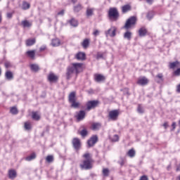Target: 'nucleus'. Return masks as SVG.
I'll list each match as a JSON object with an SVG mask.
<instances>
[{
	"instance_id": "nucleus-48",
	"label": "nucleus",
	"mask_w": 180,
	"mask_h": 180,
	"mask_svg": "<svg viewBox=\"0 0 180 180\" xmlns=\"http://www.w3.org/2000/svg\"><path fill=\"white\" fill-rule=\"evenodd\" d=\"M6 16L8 19H12V16H13V13H7Z\"/></svg>"
},
{
	"instance_id": "nucleus-31",
	"label": "nucleus",
	"mask_w": 180,
	"mask_h": 180,
	"mask_svg": "<svg viewBox=\"0 0 180 180\" xmlns=\"http://www.w3.org/2000/svg\"><path fill=\"white\" fill-rule=\"evenodd\" d=\"M146 18L148 20H151L154 18V11H149L146 15Z\"/></svg>"
},
{
	"instance_id": "nucleus-19",
	"label": "nucleus",
	"mask_w": 180,
	"mask_h": 180,
	"mask_svg": "<svg viewBox=\"0 0 180 180\" xmlns=\"http://www.w3.org/2000/svg\"><path fill=\"white\" fill-rule=\"evenodd\" d=\"M5 77L8 79V81H12V79H13V72L8 70L5 73Z\"/></svg>"
},
{
	"instance_id": "nucleus-42",
	"label": "nucleus",
	"mask_w": 180,
	"mask_h": 180,
	"mask_svg": "<svg viewBox=\"0 0 180 180\" xmlns=\"http://www.w3.org/2000/svg\"><path fill=\"white\" fill-rule=\"evenodd\" d=\"M53 160H54V158L53 157V155H48L46 157L47 162H53Z\"/></svg>"
},
{
	"instance_id": "nucleus-21",
	"label": "nucleus",
	"mask_w": 180,
	"mask_h": 180,
	"mask_svg": "<svg viewBox=\"0 0 180 180\" xmlns=\"http://www.w3.org/2000/svg\"><path fill=\"white\" fill-rule=\"evenodd\" d=\"M169 68H179L180 63L178 60H176L175 62L169 63Z\"/></svg>"
},
{
	"instance_id": "nucleus-34",
	"label": "nucleus",
	"mask_w": 180,
	"mask_h": 180,
	"mask_svg": "<svg viewBox=\"0 0 180 180\" xmlns=\"http://www.w3.org/2000/svg\"><path fill=\"white\" fill-rule=\"evenodd\" d=\"M129 157H130L131 158H133V157H134V155H136V151L134 150V149H130L128 153H127Z\"/></svg>"
},
{
	"instance_id": "nucleus-58",
	"label": "nucleus",
	"mask_w": 180,
	"mask_h": 180,
	"mask_svg": "<svg viewBox=\"0 0 180 180\" xmlns=\"http://www.w3.org/2000/svg\"><path fill=\"white\" fill-rule=\"evenodd\" d=\"M176 92L180 93V84L177 85L176 86Z\"/></svg>"
},
{
	"instance_id": "nucleus-2",
	"label": "nucleus",
	"mask_w": 180,
	"mask_h": 180,
	"mask_svg": "<svg viewBox=\"0 0 180 180\" xmlns=\"http://www.w3.org/2000/svg\"><path fill=\"white\" fill-rule=\"evenodd\" d=\"M119 11L116 8H110L108 11V18L112 22H116L119 19Z\"/></svg>"
},
{
	"instance_id": "nucleus-52",
	"label": "nucleus",
	"mask_w": 180,
	"mask_h": 180,
	"mask_svg": "<svg viewBox=\"0 0 180 180\" xmlns=\"http://www.w3.org/2000/svg\"><path fill=\"white\" fill-rule=\"evenodd\" d=\"M65 11L62 10L60 12L58 13V15L60 16H64Z\"/></svg>"
},
{
	"instance_id": "nucleus-61",
	"label": "nucleus",
	"mask_w": 180,
	"mask_h": 180,
	"mask_svg": "<svg viewBox=\"0 0 180 180\" xmlns=\"http://www.w3.org/2000/svg\"><path fill=\"white\" fill-rule=\"evenodd\" d=\"M2 22V15L0 14V23Z\"/></svg>"
},
{
	"instance_id": "nucleus-7",
	"label": "nucleus",
	"mask_w": 180,
	"mask_h": 180,
	"mask_svg": "<svg viewBox=\"0 0 180 180\" xmlns=\"http://www.w3.org/2000/svg\"><path fill=\"white\" fill-rule=\"evenodd\" d=\"M99 105L98 101H88L86 104L87 110H91V109H95Z\"/></svg>"
},
{
	"instance_id": "nucleus-6",
	"label": "nucleus",
	"mask_w": 180,
	"mask_h": 180,
	"mask_svg": "<svg viewBox=\"0 0 180 180\" xmlns=\"http://www.w3.org/2000/svg\"><path fill=\"white\" fill-rule=\"evenodd\" d=\"M82 169H91L92 168V159H87L80 165Z\"/></svg>"
},
{
	"instance_id": "nucleus-37",
	"label": "nucleus",
	"mask_w": 180,
	"mask_h": 180,
	"mask_svg": "<svg viewBox=\"0 0 180 180\" xmlns=\"http://www.w3.org/2000/svg\"><path fill=\"white\" fill-rule=\"evenodd\" d=\"M25 129V130H30L32 129V124L30 122H25L24 125Z\"/></svg>"
},
{
	"instance_id": "nucleus-11",
	"label": "nucleus",
	"mask_w": 180,
	"mask_h": 180,
	"mask_svg": "<svg viewBox=\"0 0 180 180\" xmlns=\"http://www.w3.org/2000/svg\"><path fill=\"white\" fill-rule=\"evenodd\" d=\"M96 143H98V136L96 135L93 136L87 141L88 147H94Z\"/></svg>"
},
{
	"instance_id": "nucleus-63",
	"label": "nucleus",
	"mask_w": 180,
	"mask_h": 180,
	"mask_svg": "<svg viewBox=\"0 0 180 180\" xmlns=\"http://www.w3.org/2000/svg\"><path fill=\"white\" fill-rule=\"evenodd\" d=\"M176 180H180V175L176 178Z\"/></svg>"
},
{
	"instance_id": "nucleus-8",
	"label": "nucleus",
	"mask_w": 180,
	"mask_h": 180,
	"mask_svg": "<svg viewBox=\"0 0 180 180\" xmlns=\"http://www.w3.org/2000/svg\"><path fill=\"white\" fill-rule=\"evenodd\" d=\"M119 110H113L109 112L108 119L109 120L115 121L119 117Z\"/></svg>"
},
{
	"instance_id": "nucleus-50",
	"label": "nucleus",
	"mask_w": 180,
	"mask_h": 180,
	"mask_svg": "<svg viewBox=\"0 0 180 180\" xmlns=\"http://www.w3.org/2000/svg\"><path fill=\"white\" fill-rule=\"evenodd\" d=\"M94 36H95L96 37V36H99V30H96L94 32H93Z\"/></svg>"
},
{
	"instance_id": "nucleus-15",
	"label": "nucleus",
	"mask_w": 180,
	"mask_h": 180,
	"mask_svg": "<svg viewBox=\"0 0 180 180\" xmlns=\"http://www.w3.org/2000/svg\"><path fill=\"white\" fill-rule=\"evenodd\" d=\"M94 12H95V8L87 7L86 10V15L87 18H91L94 16Z\"/></svg>"
},
{
	"instance_id": "nucleus-35",
	"label": "nucleus",
	"mask_w": 180,
	"mask_h": 180,
	"mask_svg": "<svg viewBox=\"0 0 180 180\" xmlns=\"http://www.w3.org/2000/svg\"><path fill=\"white\" fill-rule=\"evenodd\" d=\"M36 158V153H32L30 156L25 158L26 161H32V160H34Z\"/></svg>"
},
{
	"instance_id": "nucleus-39",
	"label": "nucleus",
	"mask_w": 180,
	"mask_h": 180,
	"mask_svg": "<svg viewBox=\"0 0 180 180\" xmlns=\"http://www.w3.org/2000/svg\"><path fill=\"white\" fill-rule=\"evenodd\" d=\"M10 112L12 115H18V108H16V107H13L11 108Z\"/></svg>"
},
{
	"instance_id": "nucleus-4",
	"label": "nucleus",
	"mask_w": 180,
	"mask_h": 180,
	"mask_svg": "<svg viewBox=\"0 0 180 180\" xmlns=\"http://www.w3.org/2000/svg\"><path fill=\"white\" fill-rule=\"evenodd\" d=\"M136 22H137V18L134 16L130 17L126 22L124 28L125 29H130L132 26L136 25Z\"/></svg>"
},
{
	"instance_id": "nucleus-30",
	"label": "nucleus",
	"mask_w": 180,
	"mask_h": 180,
	"mask_svg": "<svg viewBox=\"0 0 180 180\" xmlns=\"http://www.w3.org/2000/svg\"><path fill=\"white\" fill-rule=\"evenodd\" d=\"M124 39H127V40H131V32H126L124 34Z\"/></svg>"
},
{
	"instance_id": "nucleus-24",
	"label": "nucleus",
	"mask_w": 180,
	"mask_h": 180,
	"mask_svg": "<svg viewBox=\"0 0 180 180\" xmlns=\"http://www.w3.org/2000/svg\"><path fill=\"white\" fill-rule=\"evenodd\" d=\"M89 43H90L89 39H84V41L82 42V46L83 49H88V47H89Z\"/></svg>"
},
{
	"instance_id": "nucleus-36",
	"label": "nucleus",
	"mask_w": 180,
	"mask_h": 180,
	"mask_svg": "<svg viewBox=\"0 0 180 180\" xmlns=\"http://www.w3.org/2000/svg\"><path fill=\"white\" fill-rule=\"evenodd\" d=\"M32 119L34 120H40V115L37 112H32Z\"/></svg>"
},
{
	"instance_id": "nucleus-40",
	"label": "nucleus",
	"mask_w": 180,
	"mask_h": 180,
	"mask_svg": "<svg viewBox=\"0 0 180 180\" xmlns=\"http://www.w3.org/2000/svg\"><path fill=\"white\" fill-rule=\"evenodd\" d=\"M96 60H101V59H103V53H101V52H98L97 53V55H96Z\"/></svg>"
},
{
	"instance_id": "nucleus-26",
	"label": "nucleus",
	"mask_w": 180,
	"mask_h": 180,
	"mask_svg": "<svg viewBox=\"0 0 180 180\" xmlns=\"http://www.w3.org/2000/svg\"><path fill=\"white\" fill-rule=\"evenodd\" d=\"M21 25L23 27H30L32 22H29L27 20H25L21 22Z\"/></svg>"
},
{
	"instance_id": "nucleus-45",
	"label": "nucleus",
	"mask_w": 180,
	"mask_h": 180,
	"mask_svg": "<svg viewBox=\"0 0 180 180\" xmlns=\"http://www.w3.org/2000/svg\"><path fill=\"white\" fill-rule=\"evenodd\" d=\"M73 67L75 68H81V67H82V63H73Z\"/></svg>"
},
{
	"instance_id": "nucleus-43",
	"label": "nucleus",
	"mask_w": 180,
	"mask_h": 180,
	"mask_svg": "<svg viewBox=\"0 0 180 180\" xmlns=\"http://www.w3.org/2000/svg\"><path fill=\"white\" fill-rule=\"evenodd\" d=\"M137 110L139 113H144V109L140 105H139Z\"/></svg>"
},
{
	"instance_id": "nucleus-18",
	"label": "nucleus",
	"mask_w": 180,
	"mask_h": 180,
	"mask_svg": "<svg viewBox=\"0 0 180 180\" xmlns=\"http://www.w3.org/2000/svg\"><path fill=\"white\" fill-rule=\"evenodd\" d=\"M68 23L72 27H78V20L75 18H72L68 21Z\"/></svg>"
},
{
	"instance_id": "nucleus-14",
	"label": "nucleus",
	"mask_w": 180,
	"mask_h": 180,
	"mask_svg": "<svg viewBox=\"0 0 180 180\" xmlns=\"http://www.w3.org/2000/svg\"><path fill=\"white\" fill-rule=\"evenodd\" d=\"M77 60L84 61L86 58V55L84 52H79L75 56Z\"/></svg>"
},
{
	"instance_id": "nucleus-55",
	"label": "nucleus",
	"mask_w": 180,
	"mask_h": 180,
	"mask_svg": "<svg viewBox=\"0 0 180 180\" xmlns=\"http://www.w3.org/2000/svg\"><path fill=\"white\" fill-rule=\"evenodd\" d=\"M140 180H148V177L147 176H141Z\"/></svg>"
},
{
	"instance_id": "nucleus-25",
	"label": "nucleus",
	"mask_w": 180,
	"mask_h": 180,
	"mask_svg": "<svg viewBox=\"0 0 180 180\" xmlns=\"http://www.w3.org/2000/svg\"><path fill=\"white\" fill-rule=\"evenodd\" d=\"M51 44L53 46V47H58V46H60V44H61V42L60 41V40L58 39H52V42Z\"/></svg>"
},
{
	"instance_id": "nucleus-54",
	"label": "nucleus",
	"mask_w": 180,
	"mask_h": 180,
	"mask_svg": "<svg viewBox=\"0 0 180 180\" xmlns=\"http://www.w3.org/2000/svg\"><path fill=\"white\" fill-rule=\"evenodd\" d=\"M31 72H38L39 68H31Z\"/></svg>"
},
{
	"instance_id": "nucleus-10",
	"label": "nucleus",
	"mask_w": 180,
	"mask_h": 180,
	"mask_svg": "<svg viewBox=\"0 0 180 180\" xmlns=\"http://www.w3.org/2000/svg\"><path fill=\"white\" fill-rule=\"evenodd\" d=\"M106 37H115L116 36V28L115 27H111L108 30L105 31Z\"/></svg>"
},
{
	"instance_id": "nucleus-17",
	"label": "nucleus",
	"mask_w": 180,
	"mask_h": 180,
	"mask_svg": "<svg viewBox=\"0 0 180 180\" xmlns=\"http://www.w3.org/2000/svg\"><path fill=\"white\" fill-rule=\"evenodd\" d=\"M147 34V29L146 27H142L139 30V36L140 37H144Z\"/></svg>"
},
{
	"instance_id": "nucleus-49",
	"label": "nucleus",
	"mask_w": 180,
	"mask_h": 180,
	"mask_svg": "<svg viewBox=\"0 0 180 180\" xmlns=\"http://www.w3.org/2000/svg\"><path fill=\"white\" fill-rule=\"evenodd\" d=\"M5 67H6V68H9L12 67V64H11L10 62H6Z\"/></svg>"
},
{
	"instance_id": "nucleus-46",
	"label": "nucleus",
	"mask_w": 180,
	"mask_h": 180,
	"mask_svg": "<svg viewBox=\"0 0 180 180\" xmlns=\"http://www.w3.org/2000/svg\"><path fill=\"white\" fill-rule=\"evenodd\" d=\"M83 158H86V160H91V155L89 153H85L83 155Z\"/></svg>"
},
{
	"instance_id": "nucleus-5",
	"label": "nucleus",
	"mask_w": 180,
	"mask_h": 180,
	"mask_svg": "<svg viewBox=\"0 0 180 180\" xmlns=\"http://www.w3.org/2000/svg\"><path fill=\"white\" fill-rule=\"evenodd\" d=\"M47 81H49L50 84H54L58 81V75H56L53 72H51L47 75Z\"/></svg>"
},
{
	"instance_id": "nucleus-41",
	"label": "nucleus",
	"mask_w": 180,
	"mask_h": 180,
	"mask_svg": "<svg viewBox=\"0 0 180 180\" xmlns=\"http://www.w3.org/2000/svg\"><path fill=\"white\" fill-rule=\"evenodd\" d=\"M103 176H109V169H103Z\"/></svg>"
},
{
	"instance_id": "nucleus-44",
	"label": "nucleus",
	"mask_w": 180,
	"mask_h": 180,
	"mask_svg": "<svg viewBox=\"0 0 180 180\" xmlns=\"http://www.w3.org/2000/svg\"><path fill=\"white\" fill-rule=\"evenodd\" d=\"M112 141H119V136L117 134L114 135L113 137L112 138Z\"/></svg>"
},
{
	"instance_id": "nucleus-59",
	"label": "nucleus",
	"mask_w": 180,
	"mask_h": 180,
	"mask_svg": "<svg viewBox=\"0 0 180 180\" xmlns=\"http://www.w3.org/2000/svg\"><path fill=\"white\" fill-rule=\"evenodd\" d=\"M163 127H165V129H167L168 127V123L167 122H165L163 124Z\"/></svg>"
},
{
	"instance_id": "nucleus-22",
	"label": "nucleus",
	"mask_w": 180,
	"mask_h": 180,
	"mask_svg": "<svg viewBox=\"0 0 180 180\" xmlns=\"http://www.w3.org/2000/svg\"><path fill=\"white\" fill-rule=\"evenodd\" d=\"M155 81L158 82V84H161V82L164 81V76L162 75V73H159L156 75Z\"/></svg>"
},
{
	"instance_id": "nucleus-20",
	"label": "nucleus",
	"mask_w": 180,
	"mask_h": 180,
	"mask_svg": "<svg viewBox=\"0 0 180 180\" xmlns=\"http://www.w3.org/2000/svg\"><path fill=\"white\" fill-rule=\"evenodd\" d=\"M36 44V39H29L25 41V44L27 47H30V46H33Z\"/></svg>"
},
{
	"instance_id": "nucleus-56",
	"label": "nucleus",
	"mask_w": 180,
	"mask_h": 180,
	"mask_svg": "<svg viewBox=\"0 0 180 180\" xmlns=\"http://www.w3.org/2000/svg\"><path fill=\"white\" fill-rule=\"evenodd\" d=\"M172 127H173V129L172 130V131L175 130V129L176 127V122H173L172 124Z\"/></svg>"
},
{
	"instance_id": "nucleus-53",
	"label": "nucleus",
	"mask_w": 180,
	"mask_h": 180,
	"mask_svg": "<svg viewBox=\"0 0 180 180\" xmlns=\"http://www.w3.org/2000/svg\"><path fill=\"white\" fill-rule=\"evenodd\" d=\"M120 165H121V167H123V165H124V160L123 158H121V161L119 162Z\"/></svg>"
},
{
	"instance_id": "nucleus-33",
	"label": "nucleus",
	"mask_w": 180,
	"mask_h": 180,
	"mask_svg": "<svg viewBox=\"0 0 180 180\" xmlns=\"http://www.w3.org/2000/svg\"><path fill=\"white\" fill-rule=\"evenodd\" d=\"M27 55L28 56V57H30V58H34L35 51H27Z\"/></svg>"
},
{
	"instance_id": "nucleus-16",
	"label": "nucleus",
	"mask_w": 180,
	"mask_h": 180,
	"mask_svg": "<svg viewBox=\"0 0 180 180\" xmlns=\"http://www.w3.org/2000/svg\"><path fill=\"white\" fill-rule=\"evenodd\" d=\"M77 120L78 122H81V120H84L85 119V111L84 110H80L77 115L76 116Z\"/></svg>"
},
{
	"instance_id": "nucleus-13",
	"label": "nucleus",
	"mask_w": 180,
	"mask_h": 180,
	"mask_svg": "<svg viewBox=\"0 0 180 180\" xmlns=\"http://www.w3.org/2000/svg\"><path fill=\"white\" fill-rule=\"evenodd\" d=\"M72 146L75 150H79L81 148V141L78 138H75L72 141Z\"/></svg>"
},
{
	"instance_id": "nucleus-28",
	"label": "nucleus",
	"mask_w": 180,
	"mask_h": 180,
	"mask_svg": "<svg viewBox=\"0 0 180 180\" xmlns=\"http://www.w3.org/2000/svg\"><path fill=\"white\" fill-rule=\"evenodd\" d=\"M102 127V124L99 122L94 123L91 126L92 130H99L100 127Z\"/></svg>"
},
{
	"instance_id": "nucleus-3",
	"label": "nucleus",
	"mask_w": 180,
	"mask_h": 180,
	"mask_svg": "<svg viewBox=\"0 0 180 180\" xmlns=\"http://www.w3.org/2000/svg\"><path fill=\"white\" fill-rule=\"evenodd\" d=\"M82 72V68H69L66 72V79H71L74 74H79Z\"/></svg>"
},
{
	"instance_id": "nucleus-1",
	"label": "nucleus",
	"mask_w": 180,
	"mask_h": 180,
	"mask_svg": "<svg viewBox=\"0 0 180 180\" xmlns=\"http://www.w3.org/2000/svg\"><path fill=\"white\" fill-rule=\"evenodd\" d=\"M75 91H72L68 96V101L71 104V108H74V109L79 108V102L77 101V97H75Z\"/></svg>"
},
{
	"instance_id": "nucleus-47",
	"label": "nucleus",
	"mask_w": 180,
	"mask_h": 180,
	"mask_svg": "<svg viewBox=\"0 0 180 180\" xmlns=\"http://www.w3.org/2000/svg\"><path fill=\"white\" fill-rule=\"evenodd\" d=\"M30 68H40V66H39L37 64L34 63L30 65Z\"/></svg>"
},
{
	"instance_id": "nucleus-32",
	"label": "nucleus",
	"mask_w": 180,
	"mask_h": 180,
	"mask_svg": "<svg viewBox=\"0 0 180 180\" xmlns=\"http://www.w3.org/2000/svg\"><path fill=\"white\" fill-rule=\"evenodd\" d=\"M22 8L24 11H26V10L29 9V8H30V4H29L26 1H24L22 3Z\"/></svg>"
},
{
	"instance_id": "nucleus-9",
	"label": "nucleus",
	"mask_w": 180,
	"mask_h": 180,
	"mask_svg": "<svg viewBox=\"0 0 180 180\" xmlns=\"http://www.w3.org/2000/svg\"><path fill=\"white\" fill-rule=\"evenodd\" d=\"M148 82H150V81L148 79H147V77H141L138 79L136 84H138V85H141V86H145V85H147Z\"/></svg>"
},
{
	"instance_id": "nucleus-23",
	"label": "nucleus",
	"mask_w": 180,
	"mask_h": 180,
	"mask_svg": "<svg viewBox=\"0 0 180 180\" xmlns=\"http://www.w3.org/2000/svg\"><path fill=\"white\" fill-rule=\"evenodd\" d=\"M16 171L11 169L8 171V177L10 178V179H15V178L16 177Z\"/></svg>"
},
{
	"instance_id": "nucleus-51",
	"label": "nucleus",
	"mask_w": 180,
	"mask_h": 180,
	"mask_svg": "<svg viewBox=\"0 0 180 180\" xmlns=\"http://www.w3.org/2000/svg\"><path fill=\"white\" fill-rule=\"evenodd\" d=\"M174 75H176V76L180 75V68H178L176 71H174Z\"/></svg>"
},
{
	"instance_id": "nucleus-29",
	"label": "nucleus",
	"mask_w": 180,
	"mask_h": 180,
	"mask_svg": "<svg viewBox=\"0 0 180 180\" xmlns=\"http://www.w3.org/2000/svg\"><path fill=\"white\" fill-rule=\"evenodd\" d=\"M73 11L76 13H78L80 11H82V6L81 4H77L73 7Z\"/></svg>"
},
{
	"instance_id": "nucleus-12",
	"label": "nucleus",
	"mask_w": 180,
	"mask_h": 180,
	"mask_svg": "<svg viewBox=\"0 0 180 180\" xmlns=\"http://www.w3.org/2000/svg\"><path fill=\"white\" fill-rule=\"evenodd\" d=\"M105 80L106 77H105L103 75L98 73L94 75V81H96V82H105Z\"/></svg>"
},
{
	"instance_id": "nucleus-64",
	"label": "nucleus",
	"mask_w": 180,
	"mask_h": 180,
	"mask_svg": "<svg viewBox=\"0 0 180 180\" xmlns=\"http://www.w3.org/2000/svg\"><path fill=\"white\" fill-rule=\"evenodd\" d=\"M170 168H171V166L169 165V166L167 167V169H169Z\"/></svg>"
},
{
	"instance_id": "nucleus-62",
	"label": "nucleus",
	"mask_w": 180,
	"mask_h": 180,
	"mask_svg": "<svg viewBox=\"0 0 180 180\" xmlns=\"http://www.w3.org/2000/svg\"><path fill=\"white\" fill-rule=\"evenodd\" d=\"M77 1V0H72V2L73 4H76Z\"/></svg>"
},
{
	"instance_id": "nucleus-27",
	"label": "nucleus",
	"mask_w": 180,
	"mask_h": 180,
	"mask_svg": "<svg viewBox=\"0 0 180 180\" xmlns=\"http://www.w3.org/2000/svg\"><path fill=\"white\" fill-rule=\"evenodd\" d=\"M131 9V7L130 6V5L129 4L124 5L122 8V13H126L127 12H129V11H130Z\"/></svg>"
},
{
	"instance_id": "nucleus-57",
	"label": "nucleus",
	"mask_w": 180,
	"mask_h": 180,
	"mask_svg": "<svg viewBox=\"0 0 180 180\" xmlns=\"http://www.w3.org/2000/svg\"><path fill=\"white\" fill-rule=\"evenodd\" d=\"M40 51H44L46 50V46H42L39 49Z\"/></svg>"
},
{
	"instance_id": "nucleus-38",
	"label": "nucleus",
	"mask_w": 180,
	"mask_h": 180,
	"mask_svg": "<svg viewBox=\"0 0 180 180\" xmlns=\"http://www.w3.org/2000/svg\"><path fill=\"white\" fill-rule=\"evenodd\" d=\"M79 134L82 136V137H86V136H88V131H86V129H82Z\"/></svg>"
},
{
	"instance_id": "nucleus-60",
	"label": "nucleus",
	"mask_w": 180,
	"mask_h": 180,
	"mask_svg": "<svg viewBox=\"0 0 180 180\" xmlns=\"http://www.w3.org/2000/svg\"><path fill=\"white\" fill-rule=\"evenodd\" d=\"M147 3L151 5L153 4V0H146Z\"/></svg>"
}]
</instances>
